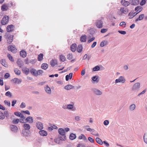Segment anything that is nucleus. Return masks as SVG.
<instances>
[{
	"instance_id": "obj_1",
	"label": "nucleus",
	"mask_w": 147,
	"mask_h": 147,
	"mask_svg": "<svg viewBox=\"0 0 147 147\" xmlns=\"http://www.w3.org/2000/svg\"><path fill=\"white\" fill-rule=\"evenodd\" d=\"M58 132L59 134L58 137L59 140L61 141L65 140L66 137L64 130L62 128H59L58 129Z\"/></svg>"
},
{
	"instance_id": "obj_2",
	"label": "nucleus",
	"mask_w": 147,
	"mask_h": 147,
	"mask_svg": "<svg viewBox=\"0 0 147 147\" xmlns=\"http://www.w3.org/2000/svg\"><path fill=\"white\" fill-rule=\"evenodd\" d=\"M9 17L8 16H5L2 18L1 21V24L2 25H5L9 21Z\"/></svg>"
},
{
	"instance_id": "obj_3",
	"label": "nucleus",
	"mask_w": 147,
	"mask_h": 147,
	"mask_svg": "<svg viewBox=\"0 0 147 147\" xmlns=\"http://www.w3.org/2000/svg\"><path fill=\"white\" fill-rule=\"evenodd\" d=\"M96 25L97 28H101L103 27V22L101 20H96Z\"/></svg>"
},
{
	"instance_id": "obj_4",
	"label": "nucleus",
	"mask_w": 147,
	"mask_h": 147,
	"mask_svg": "<svg viewBox=\"0 0 147 147\" xmlns=\"http://www.w3.org/2000/svg\"><path fill=\"white\" fill-rule=\"evenodd\" d=\"M8 50L11 51L13 53H15L17 52V49L15 45H10L8 47Z\"/></svg>"
},
{
	"instance_id": "obj_5",
	"label": "nucleus",
	"mask_w": 147,
	"mask_h": 147,
	"mask_svg": "<svg viewBox=\"0 0 147 147\" xmlns=\"http://www.w3.org/2000/svg\"><path fill=\"white\" fill-rule=\"evenodd\" d=\"M92 90L93 92L96 95L99 96L102 94V92L96 88H93L92 89Z\"/></svg>"
},
{
	"instance_id": "obj_6",
	"label": "nucleus",
	"mask_w": 147,
	"mask_h": 147,
	"mask_svg": "<svg viewBox=\"0 0 147 147\" xmlns=\"http://www.w3.org/2000/svg\"><path fill=\"white\" fill-rule=\"evenodd\" d=\"M125 81V80L123 76H120L118 79H117L115 80L116 84L121 82L122 83H124Z\"/></svg>"
},
{
	"instance_id": "obj_7",
	"label": "nucleus",
	"mask_w": 147,
	"mask_h": 147,
	"mask_svg": "<svg viewBox=\"0 0 147 147\" xmlns=\"http://www.w3.org/2000/svg\"><path fill=\"white\" fill-rule=\"evenodd\" d=\"M140 84L139 82L135 83L132 88L133 90H138L140 88Z\"/></svg>"
},
{
	"instance_id": "obj_8",
	"label": "nucleus",
	"mask_w": 147,
	"mask_h": 147,
	"mask_svg": "<svg viewBox=\"0 0 147 147\" xmlns=\"http://www.w3.org/2000/svg\"><path fill=\"white\" fill-rule=\"evenodd\" d=\"M10 128L12 131L15 133H17L18 130V128L17 126L13 125H10Z\"/></svg>"
},
{
	"instance_id": "obj_9",
	"label": "nucleus",
	"mask_w": 147,
	"mask_h": 147,
	"mask_svg": "<svg viewBox=\"0 0 147 147\" xmlns=\"http://www.w3.org/2000/svg\"><path fill=\"white\" fill-rule=\"evenodd\" d=\"M14 26L12 24L8 25L6 28L7 31L8 32H10L14 30Z\"/></svg>"
},
{
	"instance_id": "obj_10",
	"label": "nucleus",
	"mask_w": 147,
	"mask_h": 147,
	"mask_svg": "<svg viewBox=\"0 0 147 147\" xmlns=\"http://www.w3.org/2000/svg\"><path fill=\"white\" fill-rule=\"evenodd\" d=\"M139 0H129L130 3L131 5L136 6L139 4Z\"/></svg>"
},
{
	"instance_id": "obj_11",
	"label": "nucleus",
	"mask_w": 147,
	"mask_h": 147,
	"mask_svg": "<svg viewBox=\"0 0 147 147\" xmlns=\"http://www.w3.org/2000/svg\"><path fill=\"white\" fill-rule=\"evenodd\" d=\"M30 132L28 130H23L22 131V135L24 136H28L29 135Z\"/></svg>"
},
{
	"instance_id": "obj_12",
	"label": "nucleus",
	"mask_w": 147,
	"mask_h": 147,
	"mask_svg": "<svg viewBox=\"0 0 147 147\" xmlns=\"http://www.w3.org/2000/svg\"><path fill=\"white\" fill-rule=\"evenodd\" d=\"M121 3L122 5L125 7L129 6L130 4V1H126L125 0H122L121 1Z\"/></svg>"
},
{
	"instance_id": "obj_13",
	"label": "nucleus",
	"mask_w": 147,
	"mask_h": 147,
	"mask_svg": "<svg viewBox=\"0 0 147 147\" xmlns=\"http://www.w3.org/2000/svg\"><path fill=\"white\" fill-rule=\"evenodd\" d=\"M25 122H28L29 123H32L33 122L32 117L31 116L27 117L25 119Z\"/></svg>"
},
{
	"instance_id": "obj_14",
	"label": "nucleus",
	"mask_w": 147,
	"mask_h": 147,
	"mask_svg": "<svg viewBox=\"0 0 147 147\" xmlns=\"http://www.w3.org/2000/svg\"><path fill=\"white\" fill-rule=\"evenodd\" d=\"M36 125L38 129L40 130H41L43 129V125L42 123L40 122H38L36 123Z\"/></svg>"
},
{
	"instance_id": "obj_15",
	"label": "nucleus",
	"mask_w": 147,
	"mask_h": 147,
	"mask_svg": "<svg viewBox=\"0 0 147 147\" xmlns=\"http://www.w3.org/2000/svg\"><path fill=\"white\" fill-rule=\"evenodd\" d=\"M99 76H94L92 78V79L93 81V82L98 83L99 81Z\"/></svg>"
},
{
	"instance_id": "obj_16",
	"label": "nucleus",
	"mask_w": 147,
	"mask_h": 147,
	"mask_svg": "<svg viewBox=\"0 0 147 147\" xmlns=\"http://www.w3.org/2000/svg\"><path fill=\"white\" fill-rule=\"evenodd\" d=\"M77 45L76 43L73 44L71 46V50L73 52H75L77 49Z\"/></svg>"
},
{
	"instance_id": "obj_17",
	"label": "nucleus",
	"mask_w": 147,
	"mask_h": 147,
	"mask_svg": "<svg viewBox=\"0 0 147 147\" xmlns=\"http://www.w3.org/2000/svg\"><path fill=\"white\" fill-rule=\"evenodd\" d=\"M39 133L41 136H46L47 134L46 131L42 129L39 131Z\"/></svg>"
},
{
	"instance_id": "obj_18",
	"label": "nucleus",
	"mask_w": 147,
	"mask_h": 147,
	"mask_svg": "<svg viewBox=\"0 0 147 147\" xmlns=\"http://www.w3.org/2000/svg\"><path fill=\"white\" fill-rule=\"evenodd\" d=\"M1 63L4 66L6 67H8V65L7 64L5 60V59H2L0 61Z\"/></svg>"
},
{
	"instance_id": "obj_19",
	"label": "nucleus",
	"mask_w": 147,
	"mask_h": 147,
	"mask_svg": "<svg viewBox=\"0 0 147 147\" xmlns=\"http://www.w3.org/2000/svg\"><path fill=\"white\" fill-rule=\"evenodd\" d=\"M8 9V7L6 4L3 5L1 6V10L3 11H7Z\"/></svg>"
},
{
	"instance_id": "obj_20",
	"label": "nucleus",
	"mask_w": 147,
	"mask_h": 147,
	"mask_svg": "<svg viewBox=\"0 0 147 147\" xmlns=\"http://www.w3.org/2000/svg\"><path fill=\"white\" fill-rule=\"evenodd\" d=\"M120 10L122 13L126 14L128 12V9L127 8H125L123 7H122L120 8Z\"/></svg>"
},
{
	"instance_id": "obj_21",
	"label": "nucleus",
	"mask_w": 147,
	"mask_h": 147,
	"mask_svg": "<svg viewBox=\"0 0 147 147\" xmlns=\"http://www.w3.org/2000/svg\"><path fill=\"white\" fill-rule=\"evenodd\" d=\"M144 17V14H142L140 15L139 17L136 19L135 22H137L139 20H142Z\"/></svg>"
},
{
	"instance_id": "obj_22",
	"label": "nucleus",
	"mask_w": 147,
	"mask_h": 147,
	"mask_svg": "<svg viewBox=\"0 0 147 147\" xmlns=\"http://www.w3.org/2000/svg\"><path fill=\"white\" fill-rule=\"evenodd\" d=\"M23 127L24 128V130H29V129L30 128V126L27 123L24 124L23 125Z\"/></svg>"
},
{
	"instance_id": "obj_23",
	"label": "nucleus",
	"mask_w": 147,
	"mask_h": 147,
	"mask_svg": "<svg viewBox=\"0 0 147 147\" xmlns=\"http://www.w3.org/2000/svg\"><path fill=\"white\" fill-rule=\"evenodd\" d=\"M13 37V35L10 36L8 37L7 40V42L9 44H10L12 42Z\"/></svg>"
},
{
	"instance_id": "obj_24",
	"label": "nucleus",
	"mask_w": 147,
	"mask_h": 147,
	"mask_svg": "<svg viewBox=\"0 0 147 147\" xmlns=\"http://www.w3.org/2000/svg\"><path fill=\"white\" fill-rule=\"evenodd\" d=\"M4 113L5 118L6 117L7 119H9L10 116V113L8 111H3Z\"/></svg>"
},
{
	"instance_id": "obj_25",
	"label": "nucleus",
	"mask_w": 147,
	"mask_h": 147,
	"mask_svg": "<svg viewBox=\"0 0 147 147\" xmlns=\"http://www.w3.org/2000/svg\"><path fill=\"white\" fill-rule=\"evenodd\" d=\"M20 55L21 57L24 58L26 56V53L25 51L22 50L20 52Z\"/></svg>"
},
{
	"instance_id": "obj_26",
	"label": "nucleus",
	"mask_w": 147,
	"mask_h": 147,
	"mask_svg": "<svg viewBox=\"0 0 147 147\" xmlns=\"http://www.w3.org/2000/svg\"><path fill=\"white\" fill-rule=\"evenodd\" d=\"M30 72L33 75L36 76L37 71L35 69L32 68L31 69Z\"/></svg>"
},
{
	"instance_id": "obj_27",
	"label": "nucleus",
	"mask_w": 147,
	"mask_h": 147,
	"mask_svg": "<svg viewBox=\"0 0 147 147\" xmlns=\"http://www.w3.org/2000/svg\"><path fill=\"white\" fill-rule=\"evenodd\" d=\"M86 36L85 35H82L80 38V41L82 42H86Z\"/></svg>"
},
{
	"instance_id": "obj_28",
	"label": "nucleus",
	"mask_w": 147,
	"mask_h": 147,
	"mask_svg": "<svg viewBox=\"0 0 147 147\" xmlns=\"http://www.w3.org/2000/svg\"><path fill=\"white\" fill-rule=\"evenodd\" d=\"M143 9V8L140 6H137L135 8V10L139 13Z\"/></svg>"
},
{
	"instance_id": "obj_29",
	"label": "nucleus",
	"mask_w": 147,
	"mask_h": 147,
	"mask_svg": "<svg viewBox=\"0 0 147 147\" xmlns=\"http://www.w3.org/2000/svg\"><path fill=\"white\" fill-rule=\"evenodd\" d=\"M17 63L20 68H21L23 65V62L20 59H18L17 62Z\"/></svg>"
},
{
	"instance_id": "obj_30",
	"label": "nucleus",
	"mask_w": 147,
	"mask_h": 147,
	"mask_svg": "<svg viewBox=\"0 0 147 147\" xmlns=\"http://www.w3.org/2000/svg\"><path fill=\"white\" fill-rule=\"evenodd\" d=\"M76 136L75 134H74L73 133L71 134L69 136V138L70 140H73L75 139H76Z\"/></svg>"
},
{
	"instance_id": "obj_31",
	"label": "nucleus",
	"mask_w": 147,
	"mask_h": 147,
	"mask_svg": "<svg viewBox=\"0 0 147 147\" xmlns=\"http://www.w3.org/2000/svg\"><path fill=\"white\" fill-rule=\"evenodd\" d=\"M45 90L48 94H50L51 93V88L47 85H46V87L45 88Z\"/></svg>"
},
{
	"instance_id": "obj_32",
	"label": "nucleus",
	"mask_w": 147,
	"mask_h": 147,
	"mask_svg": "<svg viewBox=\"0 0 147 147\" xmlns=\"http://www.w3.org/2000/svg\"><path fill=\"white\" fill-rule=\"evenodd\" d=\"M48 64L46 63H43L41 65V68L42 69L44 70H46L48 68Z\"/></svg>"
},
{
	"instance_id": "obj_33",
	"label": "nucleus",
	"mask_w": 147,
	"mask_h": 147,
	"mask_svg": "<svg viewBox=\"0 0 147 147\" xmlns=\"http://www.w3.org/2000/svg\"><path fill=\"white\" fill-rule=\"evenodd\" d=\"M74 86L71 85H68L65 86L64 87V88L66 90H69L73 88Z\"/></svg>"
},
{
	"instance_id": "obj_34",
	"label": "nucleus",
	"mask_w": 147,
	"mask_h": 147,
	"mask_svg": "<svg viewBox=\"0 0 147 147\" xmlns=\"http://www.w3.org/2000/svg\"><path fill=\"white\" fill-rule=\"evenodd\" d=\"M57 63L56 60L54 59H52L50 62V64L51 66L54 67Z\"/></svg>"
},
{
	"instance_id": "obj_35",
	"label": "nucleus",
	"mask_w": 147,
	"mask_h": 147,
	"mask_svg": "<svg viewBox=\"0 0 147 147\" xmlns=\"http://www.w3.org/2000/svg\"><path fill=\"white\" fill-rule=\"evenodd\" d=\"M77 48V51L78 53H80L82 51L83 48L82 45H78Z\"/></svg>"
},
{
	"instance_id": "obj_36",
	"label": "nucleus",
	"mask_w": 147,
	"mask_h": 147,
	"mask_svg": "<svg viewBox=\"0 0 147 147\" xmlns=\"http://www.w3.org/2000/svg\"><path fill=\"white\" fill-rule=\"evenodd\" d=\"M96 141L97 143L100 145H102L103 142L102 140L98 138H97L96 139Z\"/></svg>"
},
{
	"instance_id": "obj_37",
	"label": "nucleus",
	"mask_w": 147,
	"mask_h": 147,
	"mask_svg": "<svg viewBox=\"0 0 147 147\" xmlns=\"http://www.w3.org/2000/svg\"><path fill=\"white\" fill-rule=\"evenodd\" d=\"M43 57V55L42 53H40L38 55V60L39 61H41Z\"/></svg>"
},
{
	"instance_id": "obj_38",
	"label": "nucleus",
	"mask_w": 147,
	"mask_h": 147,
	"mask_svg": "<svg viewBox=\"0 0 147 147\" xmlns=\"http://www.w3.org/2000/svg\"><path fill=\"white\" fill-rule=\"evenodd\" d=\"M5 119L4 113L1 111H0V119L3 120Z\"/></svg>"
},
{
	"instance_id": "obj_39",
	"label": "nucleus",
	"mask_w": 147,
	"mask_h": 147,
	"mask_svg": "<svg viewBox=\"0 0 147 147\" xmlns=\"http://www.w3.org/2000/svg\"><path fill=\"white\" fill-rule=\"evenodd\" d=\"M59 59L61 61L64 62L66 58L64 55H60L59 56Z\"/></svg>"
},
{
	"instance_id": "obj_40",
	"label": "nucleus",
	"mask_w": 147,
	"mask_h": 147,
	"mask_svg": "<svg viewBox=\"0 0 147 147\" xmlns=\"http://www.w3.org/2000/svg\"><path fill=\"white\" fill-rule=\"evenodd\" d=\"M22 70L23 73H24L26 75H28L30 72L29 69L27 68H26V69H22Z\"/></svg>"
},
{
	"instance_id": "obj_41",
	"label": "nucleus",
	"mask_w": 147,
	"mask_h": 147,
	"mask_svg": "<svg viewBox=\"0 0 147 147\" xmlns=\"http://www.w3.org/2000/svg\"><path fill=\"white\" fill-rule=\"evenodd\" d=\"M44 72V71L41 69H39L37 71L36 77H37L38 75H41Z\"/></svg>"
},
{
	"instance_id": "obj_42",
	"label": "nucleus",
	"mask_w": 147,
	"mask_h": 147,
	"mask_svg": "<svg viewBox=\"0 0 147 147\" xmlns=\"http://www.w3.org/2000/svg\"><path fill=\"white\" fill-rule=\"evenodd\" d=\"M14 71L16 74L18 75H20V71L17 68H15L14 69Z\"/></svg>"
},
{
	"instance_id": "obj_43",
	"label": "nucleus",
	"mask_w": 147,
	"mask_h": 147,
	"mask_svg": "<svg viewBox=\"0 0 147 147\" xmlns=\"http://www.w3.org/2000/svg\"><path fill=\"white\" fill-rule=\"evenodd\" d=\"M20 121V119H13L12 121V123L13 124H18Z\"/></svg>"
},
{
	"instance_id": "obj_44",
	"label": "nucleus",
	"mask_w": 147,
	"mask_h": 147,
	"mask_svg": "<svg viewBox=\"0 0 147 147\" xmlns=\"http://www.w3.org/2000/svg\"><path fill=\"white\" fill-rule=\"evenodd\" d=\"M143 139L144 142L147 144V133L144 134L143 136Z\"/></svg>"
},
{
	"instance_id": "obj_45",
	"label": "nucleus",
	"mask_w": 147,
	"mask_h": 147,
	"mask_svg": "<svg viewBox=\"0 0 147 147\" xmlns=\"http://www.w3.org/2000/svg\"><path fill=\"white\" fill-rule=\"evenodd\" d=\"M136 108V106L134 104H132L129 107V109L131 111L134 110Z\"/></svg>"
},
{
	"instance_id": "obj_46",
	"label": "nucleus",
	"mask_w": 147,
	"mask_h": 147,
	"mask_svg": "<svg viewBox=\"0 0 147 147\" xmlns=\"http://www.w3.org/2000/svg\"><path fill=\"white\" fill-rule=\"evenodd\" d=\"M100 69V67L99 66L97 65L94 67L93 69V70L94 71H97Z\"/></svg>"
},
{
	"instance_id": "obj_47",
	"label": "nucleus",
	"mask_w": 147,
	"mask_h": 147,
	"mask_svg": "<svg viewBox=\"0 0 147 147\" xmlns=\"http://www.w3.org/2000/svg\"><path fill=\"white\" fill-rule=\"evenodd\" d=\"M7 56L8 58L12 62H14V60L13 59V57L11 56V55L10 54H8Z\"/></svg>"
},
{
	"instance_id": "obj_48",
	"label": "nucleus",
	"mask_w": 147,
	"mask_h": 147,
	"mask_svg": "<svg viewBox=\"0 0 147 147\" xmlns=\"http://www.w3.org/2000/svg\"><path fill=\"white\" fill-rule=\"evenodd\" d=\"M73 57V55L72 54L69 53L67 54V58L69 60L71 59Z\"/></svg>"
},
{
	"instance_id": "obj_49",
	"label": "nucleus",
	"mask_w": 147,
	"mask_h": 147,
	"mask_svg": "<svg viewBox=\"0 0 147 147\" xmlns=\"http://www.w3.org/2000/svg\"><path fill=\"white\" fill-rule=\"evenodd\" d=\"M5 95L6 96L9 97H11L12 96L11 94L9 91H7L6 92Z\"/></svg>"
},
{
	"instance_id": "obj_50",
	"label": "nucleus",
	"mask_w": 147,
	"mask_h": 147,
	"mask_svg": "<svg viewBox=\"0 0 147 147\" xmlns=\"http://www.w3.org/2000/svg\"><path fill=\"white\" fill-rule=\"evenodd\" d=\"M4 103L5 104L7 105L8 106H10L11 104L9 101L5 100L4 101Z\"/></svg>"
},
{
	"instance_id": "obj_51",
	"label": "nucleus",
	"mask_w": 147,
	"mask_h": 147,
	"mask_svg": "<svg viewBox=\"0 0 147 147\" xmlns=\"http://www.w3.org/2000/svg\"><path fill=\"white\" fill-rule=\"evenodd\" d=\"M138 13V12H135L134 13H132L133 15H132V16H130L129 17V19H131L132 18H133L134 17V16H135L136 15H137Z\"/></svg>"
},
{
	"instance_id": "obj_52",
	"label": "nucleus",
	"mask_w": 147,
	"mask_h": 147,
	"mask_svg": "<svg viewBox=\"0 0 147 147\" xmlns=\"http://www.w3.org/2000/svg\"><path fill=\"white\" fill-rule=\"evenodd\" d=\"M123 25L124 26V27H126V24L125 22H121L119 24V26H121L123 27Z\"/></svg>"
},
{
	"instance_id": "obj_53",
	"label": "nucleus",
	"mask_w": 147,
	"mask_h": 147,
	"mask_svg": "<svg viewBox=\"0 0 147 147\" xmlns=\"http://www.w3.org/2000/svg\"><path fill=\"white\" fill-rule=\"evenodd\" d=\"M146 3V0H142L140 3V5L141 6H143Z\"/></svg>"
},
{
	"instance_id": "obj_54",
	"label": "nucleus",
	"mask_w": 147,
	"mask_h": 147,
	"mask_svg": "<svg viewBox=\"0 0 147 147\" xmlns=\"http://www.w3.org/2000/svg\"><path fill=\"white\" fill-rule=\"evenodd\" d=\"M14 114L15 115H16V116L20 117L21 114V113L20 112H16L14 113Z\"/></svg>"
},
{
	"instance_id": "obj_55",
	"label": "nucleus",
	"mask_w": 147,
	"mask_h": 147,
	"mask_svg": "<svg viewBox=\"0 0 147 147\" xmlns=\"http://www.w3.org/2000/svg\"><path fill=\"white\" fill-rule=\"evenodd\" d=\"M108 30L107 29L103 28L100 30V32L102 33H105Z\"/></svg>"
},
{
	"instance_id": "obj_56",
	"label": "nucleus",
	"mask_w": 147,
	"mask_h": 147,
	"mask_svg": "<svg viewBox=\"0 0 147 147\" xmlns=\"http://www.w3.org/2000/svg\"><path fill=\"white\" fill-rule=\"evenodd\" d=\"M118 32L122 34L123 35L126 34V31L122 30H119Z\"/></svg>"
},
{
	"instance_id": "obj_57",
	"label": "nucleus",
	"mask_w": 147,
	"mask_h": 147,
	"mask_svg": "<svg viewBox=\"0 0 147 147\" xmlns=\"http://www.w3.org/2000/svg\"><path fill=\"white\" fill-rule=\"evenodd\" d=\"M22 113H25L26 114H27V115H30V113L29 111L28 110H26V111H21Z\"/></svg>"
},
{
	"instance_id": "obj_58",
	"label": "nucleus",
	"mask_w": 147,
	"mask_h": 147,
	"mask_svg": "<svg viewBox=\"0 0 147 147\" xmlns=\"http://www.w3.org/2000/svg\"><path fill=\"white\" fill-rule=\"evenodd\" d=\"M26 106L25 103L24 102H22L20 105V107L22 108H24Z\"/></svg>"
},
{
	"instance_id": "obj_59",
	"label": "nucleus",
	"mask_w": 147,
	"mask_h": 147,
	"mask_svg": "<svg viewBox=\"0 0 147 147\" xmlns=\"http://www.w3.org/2000/svg\"><path fill=\"white\" fill-rule=\"evenodd\" d=\"M67 109H71L73 108V106L72 105L69 104L67 105Z\"/></svg>"
},
{
	"instance_id": "obj_60",
	"label": "nucleus",
	"mask_w": 147,
	"mask_h": 147,
	"mask_svg": "<svg viewBox=\"0 0 147 147\" xmlns=\"http://www.w3.org/2000/svg\"><path fill=\"white\" fill-rule=\"evenodd\" d=\"M109 121L108 120H105L103 122L104 124L105 125H107L109 124Z\"/></svg>"
},
{
	"instance_id": "obj_61",
	"label": "nucleus",
	"mask_w": 147,
	"mask_h": 147,
	"mask_svg": "<svg viewBox=\"0 0 147 147\" xmlns=\"http://www.w3.org/2000/svg\"><path fill=\"white\" fill-rule=\"evenodd\" d=\"M88 139V140L89 141L93 143L94 142V140L92 138L89 137Z\"/></svg>"
},
{
	"instance_id": "obj_62",
	"label": "nucleus",
	"mask_w": 147,
	"mask_h": 147,
	"mask_svg": "<svg viewBox=\"0 0 147 147\" xmlns=\"http://www.w3.org/2000/svg\"><path fill=\"white\" fill-rule=\"evenodd\" d=\"M3 78L1 77L0 78V84L1 86H3Z\"/></svg>"
},
{
	"instance_id": "obj_63",
	"label": "nucleus",
	"mask_w": 147,
	"mask_h": 147,
	"mask_svg": "<svg viewBox=\"0 0 147 147\" xmlns=\"http://www.w3.org/2000/svg\"><path fill=\"white\" fill-rule=\"evenodd\" d=\"M17 102V100H13L12 102V104L11 106L12 107L14 106L15 105L16 103Z\"/></svg>"
},
{
	"instance_id": "obj_64",
	"label": "nucleus",
	"mask_w": 147,
	"mask_h": 147,
	"mask_svg": "<svg viewBox=\"0 0 147 147\" xmlns=\"http://www.w3.org/2000/svg\"><path fill=\"white\" fill-rule=\"evenodd\" d=\"M10 76V74L9 73H6L4 76V77L5 78L7 79Z\"/></svg>"
}]
</instances>
